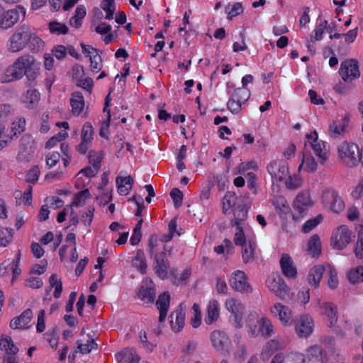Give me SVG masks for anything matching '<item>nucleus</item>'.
<instances>
[{"label": "nucleus", "instance_id": "3", "mask_svg": "<svg viewBox=\"0 0 363 363\" xmlns=\"http://www.w3.org/2000/svg\"><path fill=\"white\" fill-rule=\"evenodd\" d=\"M19 11L23 17L26 16V9L21 6H18L17 9H10L5 11L4 7L0 5V28L8 29L13 27L19 19Z\"/></svg>", "mask_w": 363, "mask_h": 363}, {"label": "nucleus", "instance_id": "38", "mask_svg": "<svg viewBox=\"0 0 363 363\" xmlns=\"http://www.w3.org/2000/svg\"><path fill=\"white\" fill-rule=\"evenodd\" d=\"M49 29L50 33L57 35H66L69 32V28L65 23L55 21L50 22Z\"/></svg>", "mask_w": 363, "mask_h": 363}, {"label": "nucleus", "instance_id": "45", "mask_svg": "<svg viewBox=\"0 0 363 363\" xmlns=\"http://www.w3.org/2000/svg\"><path fill=\"white\" fill-rule=\"evenodd\" d=\"M233 96L242 104H245L250 97V91L248 89L245 87L237 88L234 90Z\"/></svg>", "mask_w": 363, "mask_h": 363}, {"label": "nucleus", "instance_id": "12", "mask_svg": "<svg viewBox=\"0 0 363 363\" xmlns=\"http://www.w3.org/2000/svg\"><path fill=\"white\" fill-rule=\"evenodd\" d=\"M313 203L308 194H298L293 205L294 210L298 213V216L293 215V219L297 220L303 217L308 208L313 206Z\"/></svg>", "mask_w": 363, "mask_h": 363}, {"label": "nucleus", "instance_id": "4", "mask_svg": "<svg viewBox=\"0 0 363 363\" xmlns=\"http://www.w3.org/2000/svg\"><path fill=\"white\" fill-rule=\"evenodd\" d=\"M322 201L325 207L335 213H340L345 208L343 200L334 190L324 191L322 194Z\"/></svg>", "mask_w": 363, "mask_h": 363}, {"label": "nucleus", "instance_id": "42", "mask_svg": "<svg viewBox=\"0 0 363 363\" xmlns=\"http://www.w3.org/2000/svg\"><path fill=\"white\" fill-rule=\"evenodd\" d=\"M323 220V216L321 214L318 215L313 218L308 220L302 226V231L304 233H308L313 228H315Z\"/></svg>", "mask_w": 363, "mask_h": 363}, {"label": "nucleus", "instance_id": "7", "mask_svg": "<svg viewBox=\"0 0 363 363\" xmlns=\"http://www.w3.org/2000/svg\"><path fill=\"white\" fill-rule=\"evenodd\" d=\"M34 140L30 134H25L20 140L19 151L17 160L19 162H28L34 152Z\"/></svg>", "mask_w": 363, "mask_h": 363}, {"label": "nucleus", "instance_id": "26", "mask_svg": "<svg viewBox=\"0 0 363 363\" xmlns=\"http://www.w3.org/2000/svg\"><path fill=\"white\" fill-rule=\"evenodd\" d=\"M70 105L74 115L79 116L82 113L84 106V100L81 92L75 91L72 94Z\"/></svg>", "mask_w": 363, "mask_h": 363}, {"label": "nucleus", "instance_id": "29", "mask_svg": "<svg viewBox=\"0 0 363 363\" xmlns=\"http://www.w3.org/2000/svg\"><path fill=\"white\" fill-rule=\"evenodd\" d=\"M134 180L130 175L127 177H118L116 184L118 185V191L120 194L127 195L132 189Z\"/></svg>", "mask_w": 363, "mask_h": 363}, {"label": "nucleus", "instance_id": "41", "mask_svg": "<svg viewBox=\"0 0 363 363\" xmlns=\"http://www.w3.org/2000/svg\"><path fill=\"white\" fill-rule=\"evenodd\" d=\"M259 331L262 336L268 337L272 335L273 326L269 319L265 318L260 319Z\"/></svg>", "mask_w": 363, "mask_h": 363}, {"label": "nucleus", "instance_id": "17", "mask_svg": "<svg viewBox=\"0 0 363 363\" xmlns=\"http://www.w3.org/2000/svg\"><path fill=\"white\" fill-rule=\"evenodd\" d=\"M170 320L171 328L175 333H179L184 328L185 322V312L183 308V303H180L177 308L172 311L169 317Z\"/></svg>", "mask_w": 363, "mask_h": 363}, {"label": "nucleus", "instance_id": "31", "mask_svg": "<svg viewBox=\"0 0 363 363\" xmlns=\"http://www.w3.org/2000/svg\"><path fill=\"white\" fill-rule=\"evenodd\" d=\"M206 317L205 318V322L210 325L212 324L214 321H216L219 316L218 311V303L216 300H213L210 301L207 311H206Z\"/></svg>", "mask_w": 363, "mask_h": 363}, {"label": "nucleus", "instance_id": "43", "mask_svg": "<svg viewBox=\"0 0 363 363\" xmlns=\"http://www.w3.org/2000/svg\"><path fill=\"white\" fill-rule=\"evenodd\" d=\"M90 196L91 194L88 189L81 191L74 195V198L71 206H82L85 204V199Z\"/></svg>", "mask_w": 363, "mask_h": 363}, {"label": "nucleus", "instance_id": "34", "mask_svg": "<svg viewBox=\"0 0 363 363\" xmlns=\"http://www.w3.org/2000/svg\"><path fill=\"white\" fill-rule=\"evenodd\" d=\"M273 204L279 214H287L291 211L288 202L282 196H276L273 201Z\"/></svg>", "mask_w": 363, "mask_h": 363}, {"label": "nucleus", "instance_id": "14", "mask_svg": "<svg viewBox=\"0 0 363 363\" xmlns=\"http://www.w3.org/2000/svg\"><path fill=\"white\" fill-rule=\"evenodd\" d=\"M153 268L156 274L160 279H166L168 278V271L170 269V264L166 259L164 252L155 254Z\"/></svg>", "mask_w": 363, "mask_h": 363}, {"label": "nucleus", "instance_id": "36", "mask_svg": "<svg viewBox=\"0 0 363 363\" xmlns=\"http://www.w3.org/2000/svg\"><path fill=\"white\" fill-rule=\"evenodd\" d=\"M260 319H258L255 314H250L247 320V327L249 328L248 333L252 337L257 336L260 332L259 331Z\"/></svg>", "mask_w": 363, "mask_h": 363}, {"label": "nucleus", "instance_id": "13", "mask_svg": "<svg viewBox=\"0 0 363 363\" xmlns=\"http://www.w3.org/2000/svg\"><path fill=\"white\" fill-rule=\"evenodd\" d=\"M29 55H24L18 57L13 63V66L6 69V73L7 77H11L9 81L18 80L24 76L26 68V62L28 60L26 57Z\"/></svg>", "mask_w": 363, "mask_h": 363}, {"label": "nucleus", "instance_id": "63", "mask_svg": "<svg viewBox=\"0 0 363 363\" xmlns=\"http://www.w3.org/2000/svg\"><path fill=\"white\" fill-rule=\"evenodd\" d=\"M52 53L55 55L57 59L61 60L64 58L67 55V48L65 46L58 45L55 46L52 50Z\"/></svg>", "mask_w": 363, "mask_h": 363}, {"label": "nucleus", "instance_id": "51", "mask_svg": "<svg viewBox=\"0 0 363 363\" xmlns=\"http://www.w3.org/2000/svg\"><path fill=\"white\" fill-rule=\"evenodd\" d=\"M304 162L306 163V168L308 172H313L316 170L317 162H315V158L311 156L307 157L305 153H303L302 162L298 167V169H300L302 167Z\"/></svg>", "mask_w": 363, "mask_h": 363}, {"label": "nucleus", "instance_id": "61", "mask_svg": "<svg viewBox=\"0 0 363 363\" xmlns=\"http://www.w3.org/2000/svg\"><path fill=\"white\" fill-rule=\"evenodd\" d=\"M250 169H257V165L255 161H250L247 162L240 163V164L239 165L238 173L240 174H244L246 171Z\"/></svg>", "mask_w": 363, "mask_h": 363}, {"label": "nucleus", "instance_id": "54", "mask_svg": "<svg viewBox=\"0 0 363 363\" xmlns=\"http://www.w3.org/2000/svg\"><path fill=\"white\" fill-rule=\"evenodd\" d=\"M170 196L176 208H179L182 206L184 196L182 191L177 188H174L171 190Z\"/></svg>", "mask_w": 363, "mask_h": 363}, {"label": "nucleus", "instance_id": "44", "mask_svg": "<svg viewBox=\"0 0 363 363\" xmlns=\"http://www.w3.org/2000/svg\"><path fill=\"white\" fill-rule=\"evenodd\" d=\"M33 51H39L44 46L43 41L37 35L31 30V36L29 39V43L27 45Z\"/></svg>", "mask_w": 363, "mask_h": 363}, {"label": "nucleus", "instance_id": "27", "mask_svg": "<svg viewBox=\"0 0 363 363\" xmlns=\"http://www.w3.org/2000/svg\"><path fill=\"white\" fill-rule=\"evenodd\" d=\"M325 271V267L323 265L319 264L313 267L308 275V283L315 288H318Z\"/></svg>", "mask_w": 363, "mask_h": 363}, {"label": "nucleus", "instance_id": "18", "mask_svg": "<svg viewBox=\"0 0 363 363\" xmlns=\"http://www.w3.org/2000/svg\"><path fill=\"white\" fill-rule=\"evenodd\" d=\"M279 263L281 272L285 277L292 279L296 277L297 269L289 255L283 254Z\"/></svg>", "mask_w": 363, "mask_h": 363}, {"label": "nucleus", "instance_id": "53", "mask_svg": "<svg viewBox=\"0 0 363 363\" xmlns=\"http://www.w3.org/2000/svg\"><path fill=\"white\" fill-rule=\"evenodd\" d=\"M234 242L238 246L244 247L245 245H247L243 228L242 226H236Z\"/></svg>", "mask_w": 363, "mask_h": 363}, {"label": "nucleus", "instance_id": "47", "mask_svg": "<svg viewBox=\"0 0 363 363\" xmlns=\"http://www.w3.org/2000/svg\"><path fill=\"white\" fill-rule=\"evenodd\" d=\"M242 104L240 101L232 95L228 101L227 108L231 113L237 114L241 111Z\"/></svg>", "mask_w": 363, "mask_h": 363}, {"label": "nucleus", "instance_id": "39", "mask_svg": "<svg viewBox=\"0 0 363 363\" xmlns=\"http://www.w3.org/2000/svg\"><path fill=\"white\" fill-rule=\"evenodd\" d=\"M242 257L244 263L252 262L255 259V247L252 246L251 242H249V245H245L242 247Z\"/></svg>", "mask_w": 363, "mask_h": 363}, {"label": "nucleus", "instance_id": "32", "mask_svg": "<svg viewBox=\"0 0 363 363\" xmlns=\"http://www.w3.org/2000/svg\"><path fill=\"white\" fill-rule=\"evenodd\" d=\"M308 251L313 257H318L321 253L320 237L317 234L313 235L308 242Z\"/></svg>", "mask_w": 363, "mask_h": 363}, {"label": "nucleus", "instance_id": "8", "mask_svg": "<svg viewBox=\"0 0 363 363\" xmlns=\"http://www.w3.org/2000/svg\"><path fill=\"white\" fill-rule=\"evenodd\" d=\"M352 232L347 225L340 226L331 238V245L335 249L343 250L351 241Z\"/></svg>", "mask_w": 363, "mask_h": 363}, {"label": "nucleus", "instance_id": "21", "mask_svg": "<svg viewBox=\"0 0 363 363\" xmlns=\"http://www.w3.org/2000/svg\"><path fill=\"white\" fill-rule=\"evenodd\" d=\"M40 99V94L35 89H30L21 96V101L27 108L32 109L37 106Z\"/></svg>", "mask_w": 363, "mask_h": 363}, {"label": "nucleus", "instance_id": "49", "mask_svg": "<svg viewBox=\"0 0 363 363\" xmlns=\"http://www.w3.org/2000/svg\"><path fill=\"white\" fill-rule=\"evenodd\" d=\"M327 267L329 269V279L328 281V286L332 289H335L337 288L338 285L337 271L333 267H332L330 264H328Z\"/></svg>", "mask_w": 363, "mask_h": 363}, {"label": "nucleus", "instance_id": "22", "mask_svg": "<svg viewBox=\"0 0 363 363\" xmlns=\"http://www.w3.org/2000/svg\"><path fill=\"white\" fill-rule=\"evenodd\" d=\"M271 312L275 316H277L279 320L284 324L287 325L289 323L291 315V311L287 307L281 303L275 304L271 309Z\"/></svg>", "mask_w": 363, "mask_h": 363}, {"label": "nucleus", "instance_id": "62", "mask_svg": "<svg viewBox=\"0 0 363 363\" xmlns=\"http://www.w3.org/2000/svg\"><path fill=\"white\" fill-rule=\"evenodd\" d=\"M40 172L36 169H32L28 171V172L26 175V181L28 183L35 184L39 177Z\"/></svg>", "mask_w": 363, "mask_h": 363}, {"label": "nucleus", "instance_id": "35", "mask_svg": "<svg viewBox=\"0 0 363 363\" xmlns=\"http://www.w3.org/2000/svg\"><path fill=\"white\" fill-rule=\"evenodd\" d=\"M170 294L169 291H164L160 294L156 301V306L159 311H168L170 304Z\"/></svg>", "mask_w": 363, "mask_h": 363}, {"label": "nucleus", "instance_id": "11", "mask_svg": "<svg viewBox=\"0 0 363 363\" xmlns=\"http://www.w3.org/2000/svg\"><path fill=\"white\" fill-rule=\"evenodd\" d=\"M230 286L236 291L240 293H250L252 288L247 282V275L242 271H237L233 274L230 279Z\"/></svg>", "mask_w": 363, "mask_h": 363}, {"label": "nucleus", "instance_id": "46", "mask_svg": "<svg viewBox=\"0 0 363 363\" xmlns=\"http://www.w3.org/2000/svg\"><path fill=\"white\" fill-rule=\"evenodd\" d=\"M77 343L78 344L77 349L82 354H88L91 352L93 349L97 347V344L94 339L87 340L86 344L79 343V340Z\"/></svg>", "mask_w": 363, "mask_h": 363}, {"label": "nucleus", "instance_id": "48", "mask_svg": "<svg viewBox=\"0 0 363 363\" xmlns=\"http://www.w3.org/2000/svg\"><path fill=\"white\" fill-rule=\"evenodd\" d=\"M93 56H89L90 68L92 72H98L102 67V58L97 52Z\"/></svg>", "mask_w": 363, "mask_h": 363}, {"label": "nucleus", "instance_id": "16", "mask_svg": "<svg viewBox=\"0 0 363 363\" xmlns=\"http://www.w3.org/2000/svg\"><path fill=\"white\" fill-rule=\"evenodd\" d=\"M313 321L311 316L301 315L296 325V332L299 337H308L313 330Z\"/></svg>", "mask_w": 363, "mask_h": 363}, {"label": "nucleus", "instance_id": "24", "mask_svg": "<svg viewBox=\"0 0 363 363\" xmlns=\"http://www.w3.org/2000/svg\"><path fill=\"white\" fill-rule=\"evenodd\" d=\"M118 363H138L140 358L133 349L126 348L116 354Z\"/></svg>", "mask_w": 363, "mask_h": 363}, {"label": "nucleus", "instance_id": "64", "mask_svg": "<svg viewBox=\"0 0 363 363\" xmlns=\"http://www.w3.org/2000/svg\"><path fill=\"white\" fill-rule=\"evenodd\" d=\"M94 207L91 206H89L87 208V211L84 214L82 215V222L85 225H91L92 220H93V217H94Z\"/></svg>", "mask_w": 363, "mask_h": 363}, {"label": "nucleus", "instance_id": "23", "mask_svg": "<svg viewBox=\"0 0 363 363\" xmlns=\"http://www.w3.org/2000/svg\"><path fill=\"white\" fill-rule=\"evenodd\" d=\"M156 290L151 285H142L138 292V298L145 303H153L155 298Z\"/></svg>", "mask_w": 363, "mask_h": 363}, {"label": "nucleus", "instance_id": "15", "mask_svg": "<svg viewBox=\"0 0 363 363\" xmlns=\"http://www.w3.org/2000/svg\"><path fill=\"white\" fill-rule=\"evenodd\" d=\"M268 287L281 299L284 300L289 296V289L280 276L269 280Z\"/></svg>", "mask_w": 363, "mask_h": 363}, {"label": "nucleus", "instance_id": "6", "mask_svg": "<svg viewBox=\"0 0 363 363\" xmlns=\"http://www.w3.org/2000/svg\"><path fill=\"white\" fill-rule=\"evenodd\" d=\"M227 310L231 313V318L236 328L240 329L242 326V320L245 312L244 305L235 298H229L225 301Z\"/></svg>", "mask_w": 363, "mask_h": 363}, {"label": "nucleus", "instance_id": "2", "mask_svg": "<svg viewBox=\"0 0 363 363\" xmlns=\"http://www.w3.org/2000/svg\"><path fill=\"white\" fill-rule=\"evenodd\" d=\"M337 150L340 158L347 166L352 167L358 164L359 149L357 145L353 143L343 142L338 147Z\"/></svg>", "mask_w": 363, "mask_h": 363}, {"label": "nucleus", "instance_id": "30", "mask_svg": "<svg viewBox=\"0 0 363 363\" xmlns=\"http://www.w3.org/2000/svg\"><path fill=\"white\" fill-rule=\"evenodd\" d=\"M0 348L9 354L15 355L18 352V348L13 343L11 337L4 335L0 340Z\"/></svg>", "mask_w": 363, "mask_h": 363}, {"label": "nucleus", "instance_id": "59", "mask_svg": "<svg viewBox=\"0 0 363 363\" xmlns=\"http://www.w3.org/2000/svg\"><path fill=\"white\" fill-rule=\"evenodd\" d=\"M93 84H94V82H93L92 79L90 77H86L84 79H82L81 78L77 82V86H79L82 89L87 90L89 93L91 91Z\"/></svg>", "mask_w": 363, "mask_h": 363}, {"label": "nucleus", "instance_id": "25", "mask_svg": "<svg viewBox=\"0 0 363 363\" xmlns=\"http://www.w3.org/2000/svg\"><path fill=\"white\" fill-rule=\"evenodd\" d=\"M306 352V357L310 361L323 363L327 359L325 351L317 345L308 348Z\"/></svg>", "mask_w": 363, "mask_h": 363}, {"label": "nucleus", "instance_id": "33", "mask_svg": "<svg viewBox=\"0 0 363 363\" xmlns=\"http://www.w3.org/2000/svg\"><path fill=\"white\" fill-rule=\"evenodd\" d=\"M237 200V196L235 192L233 191H227L223 199V213L225 215L229 213V210L235 206V201Z\"/></svg>", "mask_w": 363, "mask_h": 363}, {"label": "nucleus", "instance_id": "58", "mask_svg": "<svg viewBox=\"0 0 363 363\" xmlns=\"http://www.w3.org/2000/svg\"><path fill=\"white\" fill-rule=\"evenodd\" d=\"M328 130L331 135H334V137L340 135L343 133L341 130V121L337 119L333 121V123L330 124Z\"/></svg>", "mask_w": 363, "mask_h": 363}, {"label": "nucleus", "instance_id": "57", "mask_svg": "<svg viewBox=\"0 0 363 363\" xmlns=\"http://www.w3.org/2000/svg\"><path fill=\"white\" fill-rule=\"evenodd\" d=\"M60 158L61 155L57 152L49 153L45 157L46 165L48 168H52L60 162Z\"/></svg>", "mask_w": 363, "mask_h": 363}, {"label": "nucleus", "instance_id": "56", "mask_svg": "<svg viewBox=\"0 0 363 363\" xmlns=\"http://www.w3.org/2000/svg\"><path fill=\"white\" fill-rule=\"evenodd\" d=\"M93 133L94 128L91 124L89 122L85 123L82 130V140L91 142Z\"/></svg>", "mask_w": 363, "mask_h": 363}, {"label": "nucleus", "instance_id": "50", "mask_svg": "<svg viewBox=\"0 0 363 363\" xmlns=\"http://www.w3.org/2000/svg\"><path fill=\"white\" fill-rule=\"evenodd\" d=\"M229 4L225 7V12L228 13V18L229 20H232V18L242 13L243 12V8L242 4L240 2H237L234 4L231 10H229Z\"/></svg>", "mask_w": 363, "mask_h": 363}, {"label": "nucleus", "instance_id": "52", "mask_svg": "<svg viewBox=\"0 0 363 363\" xmlns=\"http://www.w3.org/2000/svg\"><path fill=\"white\" fill-rule=\"evenodd\" d=\"M192 309L194 311V316L191 318L190 323L193 328H198L201 322V313L198 303H194Z\"/></svg>", "mask_w": 363, "mask_h": 363}, {"label": "nucleus", "instance_id": "28", "mask_svg": "<svg viewBox=\"0 0 363 363\" xmlns=\"http://www.w3.org/2000/svg\"><path fill=\"white\" fill-rule=\"evenodd\" d=\"M248 210L245 205H238L233 210L234 218L231 220V225L241 226L247 218Z\"/></svg>", "mask_w": 363, "mask_h": 363}, {"label": "nucleus", "instance_id": "5", "mask_svg": "<svg viewBox=\"0 0 363 363\" xmlns=\"http://www.w3.org/2000/svg\"><path fill=\"white\" fill-rule=\"evenodd\" d=\"M339 74L345 82H351L359 78L360 72L358 61L354 59L343 61L340 65Z\"/></svg>", "mask_w": 363, "mask_h": 363}, {"label": "nucleus", "instance_id": "9", "mask_svg": "<svg viewBox=\"0 0 363 363\" xmlns=\"http://www.w3.org/2000/svg\"><path fill=\"white\" fill-rule=\"evenodd\" d=\"M267 171L271 175L273 184L284 181L289 174L287 165L280 161H274L268 164Z\"/></svg>", "mask_w": 363, "mask_h": 363}, {"label": "nucleus", "instance_id": "60", "mask_svg": "<svg viewBox=\"0 0 363 363\" xmlns=\"http://www.w3.org/2000/svg\"><path fill=\"white\" fill-rule=\"evenodd\" d=\"M20 322L22 325L25 327L28 323H29L33 318V312L31 309L27 308L19 316Z\"/></svg>", "mask_w": 363, "mask_h": 363}, {"label": "nucleus", "instance_id": "55", "mask_svg": "<svg viewBox=\"0 0 363 363\" xmlns=\"http://www.w3.org/2000/svg\"><path fill=\"white\" fill-rule=\"evenodd\" d=\"M26 128V120L24 118H20L16 122L12 123L11 130L13 132V135L11 136V139L13 136H18L21 132H23Z\"/></svg>", "mask_w": 363, "mask_h": 363}, {"label": "nucleus", "instance_id": "40", "mask_svg": "<svg viewBox=\"0 0 363 363\" xmlns=\"http://www.w3.org/2000/svg\"><path fill=\"white\" fill-rule=\"evenodd\" d=\"M347 277L349 281L352 284L363 281V266H359L354 269H351Z\"/></svg>", "mask_w": 363, "mask_h": 363}, {"label": "nucleus", "instance_id": "10", "mask_svg": "<svg viewBox=\"0 0 363 363\" xmlns=\"http://www.w3.org/2000/svg\"><path fill=\"white\" fill-rule=\"evenodd\" d=\"M26 58L28 60L26 62V68L24 73L27 79L26 86L33 87L36 84V78L40 74V64L37 62L30 55Z\"/></svg>", "mask_w": 363, "mask_h": 363}, {"label": "nucleus", "instance_id": "20", "mask_svg": "<svg viewBox=\"0 0 363 363\" xmlns=\"http://www.w3.org/2000/svg\"><path fill=\"white\" fill-rule=\"evenodd\" d=\"M210 337L212 345L216 350H225L229 345L228 337L223 331L214 330L211 333Z\"/></svg>", "mask_w": 363, "mask_h": 363}, {"label": "nucleus", "instance_id": "1", "mask_svg": "<svg viewBox=\"0 0 363 363\" xmlns=\"http://www.w3.org/2000/svg\"><path fill=\"white\" fill-rule=\"evenodd\" d=\"M31 30L30 27L26 24L17 28L9 38L8 50L11 52L23 50L29 43Z\"/></svg>", "mask_w": 363, "mask_h": 363}, {"label": "nucleus", "instance_id": "37", "mask_svg": "<svg viewBox=\"0 0 363 363\" xmlns=\"http://www.w3.org/2000/svg\"><path fill=\"white\" fill-rule=\"evenodd\" d=\"M314 133V139L312 142H309L311 144V147L313 148V151L315 152V155L320 157L323 162L326 160L327 157L325 152H323L322 150V145H324L323 142H319L318 138V133L315 130L313 131Z\"/></svg>", "mask_w": 363, "mask_h": 363}, {"label": "nucleus", "instance_id": "19", "mask_svg": "<svg viewBox=\"0 0 363 363\" xmlns=\"http://www.w3.org/2000/svg\"><path fill=\"white\" fill-rule=\"evenodd\" d=\"M320 313L327 316L330 323L329 326H334L337 321V308L329 302H318Z\"/></svg>", "mask_w": 363, "mask_h": 363}]
</instances>
